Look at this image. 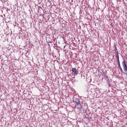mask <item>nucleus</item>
Listing matches in <instances>:
<instances>
[{"mask_svg": "<svg viewBox=\"0 0 127 127\" xmlns=\"http://www.w3.org/2000/svg\"><path fill=\"white\" fill-rule=\"evenodd\" d=\"M76 103L75 106L78 109H80L82 108V107L81 104L80 103L79 100L77 99L75 102Z\"/></svg>", "mask_w": 127, "mask_h": 127, "instance_id": "1", "label": "nucleus"}, {"mask_svg": "<svg viewBox=\"0 0 127 127\" xmlns=\"http://www.w3.org/2000/svg\"><path fill=\"white\" fill-rule=\"evenodd\" d=\"M122 64L123 67L124 68V71H126L127 69V67L125 63V61H123L122 63Z\"/></svg>", "mask_w": 127, "mask_h": 127, "instance_id": "2", "label": "nucleus"}, {"mask_svg": "<svg viewBox=\"0 0 127 127\" xmlns=\"http://www.w3.org/2000/svg\"><path fill=\"white\" fill-rule=\"evenodd\" d=\"M117 62L118 63V67H119L120 68V69L122 73H124V72L123 71L121 67V66H120L119 60H117Z\"/></svg>", "mask_w": 127, "mask_h": 127, "instance_id": "3", "label": "nucleus"}, {"mask_svg": "<svg viewBox=\"0 0 127 127\" xmlns=\"http://www.w3.org/2000/svg\"><path fill=\"white\" fill-rule=\"evenodd\" d=\"M72 72L74 73V75L77 74V73L76 71V69L75 68H73L72 70Z\"/></svg>", "mask_w": 127, "mask_h": 127, "instance_id": "4", "label": "nucleus"}, {"mask_svg": "<svg viewBox=\"0 0 127 127\" xmlns=\"http://www.w3.org/2000/svg\"><path fill=\"white\" fill-rule=\"evenodd\" d=\"M116 57L117 58V60H119V57L118 52H116Z\"/></svg>", "mask_w": 127, "mask_h": 127, "instance_id": "5", "label": "nucleus"}, {"mask_svg": "<svg viewBox=\"0 0 127 127\" xmlns=\"http://www.w3.org/2000/svg\"><path fill=\"white\" fill-rule=\"evenodd\" d=\"M115 48H116V49H115V51H116V52H118V50H117V49L116 47H115Z\"/></svg>", "mask_w": 127, "mask_h": 127, "instance_id": "6", "label": "nucleus"}, {"mask_svg": "<svg viewBox=\"0 0 127 127\" xmlns=\"http://www.w3.org/2000/svg\"><path fill=\"white\" fill-rule=\"evenodd\" d=\"M107 82H108V84H109L108 85H110L109 84V81L108 80V81H107Z\"/></svg>", "mask_w": 127, "mask_h": 127, "instance_id": "7", "label": "nucleus"}, {"mask_svg": "<svg viewBox=\"0 0 127 127\" xmlns=\"http://www.w3.org/2000/svg\"><path fill=\"white\" fill-rule=\"evenodd\" d=\"M98 71H99V69L98 70Z\"/></svg>", "mask_w": 127, "mask_h": 127, "instance_id": "8", "label": "nucleus"}]
</instances>
